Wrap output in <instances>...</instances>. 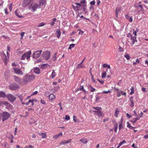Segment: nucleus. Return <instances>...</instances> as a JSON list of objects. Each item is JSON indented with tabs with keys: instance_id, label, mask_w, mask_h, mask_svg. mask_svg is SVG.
Wrapping results in <instances>:
<instances>
[{
	"instance_id": "f257e3e1",
	"label": "nucleus",
	"mask_w": 148,
	"mask_h": 148,
	"mask_svg": "<svg viewBox=\"0 0 148 148\" xmlns=\"http://www.w3.org/2000/svg\"><path fill=\"white\" fill-rule=\"evenodd\" d=\"M10 115L8 112L4 111L1 114V116L2 117V120L3 122L8 119L10 117Z\"/></svg>"
},
{
	"instance_id": "f03ea898",
	"label": "nucleus",
	"mask_w": 148,
	"mask_h": 148,
	"mask_svg": "<svg viewBox=\"0 0 148 148\" xmlns=\"http://www.w3.org/2000/svg\"><path fill=\"white\" fill-rule=\"evenodd\" d=\"M31 54V51H29L25 53L21 56V59L22 60H25V59L28 60L30 58V55Z\"/></svg>"
},
{
	"instance_id": "7ed1b4c3",
	"label": "nucleus",
	"mask_w": 148,
	"mask_h": 148,
	"mask_svg": "<svg viewBox=\"0 0 148 148\" xmlns=\"http://www.w3.org/2000/svg\"><path fill=\"white\" fill-rule=\"evenodd\" d=\"M42 55L45 60H48L50 57V53L48 51H45L43 53Z\"/></svg>"
},
{
	"instance_id": "20e7f679",
	"label": "nucleus",
	"mask_w": 148,
	"mask_h": 148,
	"mask_svg": "<svg viewBox=\"0 0 148 148\" xmlns=\"http://www.w3.org/2000/svg\"><path fill=\"white\" fill-rule=\"evenodd\" d=\"M42 52V51L41 50L35 51L33 54V57L36 59L38 58L40 56Z\"/></svg>"
},
{
	"instance_id": "39448f33",
	"label": "nucleus",
	"mask_w": 148,
	"mask_h": 148,
	"mask_svg": "<svg viewBox=\"0 0 148 148\" xmlns=\"http://www.w3.org/2000/svg\"><path fill=\"white\" fill-rule=\"evenodd\" d=\"M117 91L116 96L117 97H119L121 96V93L122 95L126 96V92H124L121 90H120L119 88H117L115 89Z\"/></svg>"
},
{
	"instance_id": "423d86ee",
	"label": "nucleus",
	"mask_w": 148,
	"mask_h": 148,
	"mask_svg": "<svg viewBox=\"0 0 148 148\" xmlns=\"http://www.w3.org/2000/svg\"><path fill=\"white\" fill-rule=\"evenodd\" d=\"M7 56L4 53H3V55L4 57V62L5 65L6 64L7 62L10 58V54L8 51H7L6 52Z\"/></svg>"
},
{
	"instance_id": "0eeeda50",
	"label": "nucleus",
	"mask_w": 148,
	"mask_h": 148,
	"mask_svg": "<svg viewBox=\"0 0 148 148\" xmlns=\"http://www.w3.org/2000/svg\"><path fill=\"white\" fill-rule=\"evenodd\" d=\"M18 88L19 86L16 83L12 84L9 86L10 89L13 90H15Z\"/></svg>"
},
{
	"instance_id": "6e6552de",
	"label": "nucleus",
	"mask_w": 148,
	"mask_h": 148,
	"mask_svg": "<svg viewBox=\"0 0 148 148\" xmlns=\"http://www.w3.org/2000/svg\"><path fill=\"white\" fill-rule=\"evenodd\" d=\"M15 73L21 75L23 74V72L20 69L15 68L13 69Z\"/></svg>"
},
{
	"instance_id": "1a4fd4ad",
	"label": "nucleus",
	"mask_w": 148,
	"mask_h": 148,
	"mask_svg": "<svg viewBox=\"0 0 148 148\" xmlns=\"http://www.w3.org/2000/svg\"><path fill=\"white\" fill-rule=\"evenodd\" d=\"M8 99L10 101L13 102L16 99V98L11 94H9L7 96Z\"/></svg>"
},
{
	"instance_id": "9d476101",
	"label": "nucleus",
	"mask_w": 148,
	"mask_h": 148,
	"mask_svg": "<svg viewBox=\"0 0 148 148\" xmlns=\"http://www.w3.org/2000/svg\"><path fill=\"white\" fill-rule=\"evenodd\" d=\"M40 7V5H39V4L36 3L34 4L32 7L29 6V9H31L32 8L33 11H35L36 10V9H37L38 8H39Z\"/></svg>"
},
{
	"instance_id": "9b49d317",
	"label": "nucleus",
	"mask_w": 148,
	"mask_h": 148,
	"mask_svg": "<svg viewBox=\"0 0 148 148\" xmlns=\"http://www.w3.org/2000/svg\"><path fill=\"white\" fill-rule=\"evenodd\" d=\"M29 82L27 79H26V77L25 76L23 78V79H22V82L21 83V84L22 85H24L27 84Z\"/></svg>"
},
{
	"instance_id": "f8f14e48",
	"label": "nucleus",
	"mask_w": 148,
	"mask_h": 148,
	"mask_svg": "<svg viewBox=\"0 0 148 148\" xmlns=\"http://www.w3.org/2000/svg\"><path fill=\"white\" fill-rule=\"evenodd\" d=\"M25 76L26 77V79H27V80H28V81L29 82L33 80L35 78V76L33 75H25Z\"/></svg>"
},
{
	"instance_id": "ddd939ff",
	"label": "nucleus",
	"mask_w": 148,
	"mask_h": 148,
	"mask_svg": "<svg viewBox=\"0 0 148 148\" xmlns=\"http://www.w3.org/2000/svg\"><path fill=\"white\" fill-rule=\"evenodd\" d=\"M130 39L131 42V45L132 46L135 43V42H137V40H136V37L135 36L131 37Z\"/></svg>"
},
{
	"instance_id": "4468645a",
	"label": "nucleus",
	"mask_w": 148,
	"mask_h": 148,
	"mask_svg": "<svg viewBox=\"0 0 148 148\" xmlns=\"http://www.w3.org/2000/svg\"><path fill=\"white\" fill-rule=\"evenodd\" d=\"M25 95H19L18 96V97L19 98V99H20L22 103L23 104H25V102L26 101H24L23 102V99H24L25 98Z\"/></svg>"
},
{
	"instance_id": "2eb2a0df",
	"label": "nucleus",
	"mask_w": 148,
	"mask_h": 148,
	"mask_svg": "<svg viewBox=\"0 0 148 148\" xmlns=\"http://www.w3.org/2000/svg\"><path fill=\"white\" fill-rule=\"evenodd\" d=\"M14 78L15 81L17 83H19L21 84V83L22 82V79L20 78L15 76L14 75Z\"/></svg>"
},
{
	"instance_id": "dca6fc26",
	"label": "nucleus",
	"mask_w": 148,
	"mask_h": 148,
	"mask_svg": "<svg viewBox=\"0 0 148 148\" xmlns=\"http://www.w3.org/2000/svg\"><path fill=\"white\" fill-rule=\"evenodd\" d=\"M3 104L5 105L6 106V108L8 109L11 108V105L7 101H4Z\"/></svg>"
},
{
	"instance_id": "f3484780",
	"label": "nucleus",
	"mask_w": 148,
	"mask_h": 148,
	"mask_svg": "<svg viewBox=\"0 0 148 148\" xmlns=\"http://www.w3.org/2000/svg\"><path fill=\"white\" fill-rule=\"evenodd\" d=\"M55 34L56 35V37L59 38L61 35V32L60 29H58L56 30Z\"/></svg>"
},
{
	"instance_id": "a211bd4d",
	"label": "nucleus",
	"mask_w": 148,
	"mask_h": 148,
	"mask_svg": "<svg viewBox=\"0 0 148 148\" xmlns=\"http://www.w3.org/2000/svg\"><path fill=\"white\" fill-rule=\"evenodd\" d=\"M29 2L28 0H25L24 1L22 4L23 6V7H26L29 4Z\"/></svg>"
},
{
	"instance_id": "6ab92c4d",
	"label": "nucleus",
	"mask_w": 148,
	"mask_h": 148,
	"mask_svg": "<svg viewBox=\"0 0 148 148\" xmlns=\"http://www.w3.org/2000/svg\"><path fill=\"white\" fill-rule=\"evenodd\" d=\"M7 97L5 93L2 91H0V98H5Z\"/></svg>"
},
{
	"instance_id": "aec40b11",
	"label": "nucleus",
	"mask_w": 148,
	"mask_h": 148,
	"mask_svg": "<svg viewBox=\"0 0 148 148\" xmlns=\"http://www.w3.org/2000/svg\"><path fill=\"white\" fill-rule=\"evenodd\" d=\"M35 101V100L34 99H32V100H29L28 101L25 103V104L26 105H28L29 103H32V105H34V103L33 102ZM36 100H35V101H36Z\"/></svg>"
},
{
	"instance_id": "412c9836",
	"label": "nucleus",
	"mask_w": 148,
	"mask_h": 148,
	"mask_svg": "<svg viewBox=\"0 0 148 148\" xmlns=\"http://www.w3.org/2000/svg\"><path fill=\"white\" fill-rule=\"evenodd\" d=\"M125 18L129 20L130 22H132V16H130L128 14L125 15Z\"/></svg>"
},
{
	"instance_id": "4be33fe9",
	"label": "nucleus",
	"mask_w": 148,
	"mask_h": 148,
	"mask_svg": "<svg viewBox=\"0 0 148 148\" xmlns=\"http://www.w3.org/2000/svg\"><path fill=\"white\" fill-rule=\"evenodd\" d=\"M40 3L39 4L40 6V5H43L46 4V0H40L39 1Z\"/></svg>"
},
{
	"instance_id": "5701e85b",
	"label": "nucleus",
	"mask_w": 148,
	"mask_h": 148,
	"mask_svg": "<svg viewBox=\"0 0 148 148\" xmlns=\"http://www.w3.org/2000/svg\"><path fill=\"white\" fill-rule=\"evenodd\" d=\"M79 90L84 92L86 91V90L84 88L83 86H80L79 88L77 89L76 92Z\"/></svg>"
},
{
	"instance_id": "b1692460",
	"label": "nucleus",
	"mask_w": 148,
	"mask_h": 148,
	"mask_svg": "<svg viewBox=\"0 0 148 148\" xmlns=\"http://www.w3.org/2000/svg\"><path fill=\"white\" fill-rule=\"evenodd\" d=\"M34 71L36 73L39 74L40 73V69L38 68H36L34 69Z\"/></svg>"
},
{
	"instance_id": "393cba45",
	"label": "nucleus",
	"mask_w": 148,
	"mask_h": 148,
	"mask_svg": "<svg viewBox=\"0 0 148 148\" xmlns=\"http://www.w3.org/2000/svg\"><path fill=\"white\" fill-rule=\"evenodd\" d=\"M93 111L96 113L99 116H100L102 115V113L100 110L98 111Z\"/></svg>"
},
{
	"instance_id": "a878e982",
	"label": "nucleus",
	"mask_w": 148,
	"mask_h": 148,
	"mask_svg": "<svg viewBox=\"0 0 148 148\" xmlns=\"http://www.w3.org/2000/svg\"><path fill=\"white\" fill-rule=\"evenodd\" d=\"M79 141L84 144H86L88 142L87 139L86 138L82 139L79 140Z\"/></svg>"
},
{
	"instance_id": "bb28decb",
	"label": "nucleus",
	"mask_w": 148,
	"mask_h": 148,
	"mask_svg": "<svg viewBox=\"0 0 148 148\" xmlns=\"http://www.w3.org/2000/svg\"><path fill=\"white\" fill-rule=\"evenodd\" d=\"M56 75V74L54 70L52 71L51 74L50 76V77L52 79H53Z\"/></svg>"
},
{
	"instance_id": "cd10ccee",
	"label": "nucleus",
	"mask_w": 148,
	"mask_h": 148,
	"mask_svg": "<svg viewBox=\"0 0 148 148\" xmlns=\"http://www.w3.org/2000/svg\"><path fill=\"white\" fill-rule=\"evenodd\" d=\"M55 95L53 94H51L49 96V99L51 100H53L55 98Z\"/></svg>"
},
{
	"instance_id": "c85d7f7f",
	"label": "nucleus",
	"mask_w": 148,
	"mask_h": 148,
	"mask_svg": "<svg viewBox=\"0 0 148 148\" xmlns=\"http://www.w3.org/2000/svg\"><path fill=\"white\" fill-rule=\"evenodd\" d=\"M82 64L80 63L79 64H78L76 66V68L77 69H80V68H83L84 67V66H83Z\"/></svg>"
},
{
	"instance_id": "c756f323",
	"label": "nucleus",
	"mask_w": 148,
	"mask_h": 148,
	"mask_svg": "<svg viewBox=\"0 0 148 148\" xmlns=\"http://www.w3.org/2000/svg\"><path fill=\"white\" fill-rule=\"evenodd\" d=\"M127 127H128L130 129H131L134 130V128H135V127L132 126L130 124V123H129V122H127Z\"/></svg>"
},
{
	"instance_id": "7c9ffc66",
	"label": "nucleus",
	"mask_w": 148,
	"mask_h": 148,
	"mask_svg": "<svg viewBox=\"0 0 148 148\" xmlns=\"http://www.w3.org/2000/svg\"><path fill=\"white\" fill-rule=\"evenodd\" d=\"M19 11L18 10H16L15 11V15L17 16H18V17L19 18H21V17H22V16H20L19 15Z\"/></svg>"
},
{
	"instance_id": "2f4dec72",
	"label": "nucleus",
	"mask_w": 148,
	"mask_h": 148,
	"mask_svg": "<svg viewBox=\"0 0 148 148\" xmlns=\"http://www.w3.org/2000/svg\"><path fill=\"white\" fill-rule=\"evenodd\" d=\"M62 132H60V134L57 135H55L53 136V138L55 139H56L60 136H62Z\"/></svg>"
},
{
	"instance_id": "473e14b6",
	"label": "nucleus",
	"mask_w": 148,
	"mask_h": 148,
	"mask_svg": "<svg viewBox=\"0 0 148 148\" xmlns=\"http://www.w3.org/2000/svg\"><path fill=\"white\" fill-rule=\"evenodd\" d=\"M119 113V111L118 110H115L114 113V116L115 117H118V115Z\"/></svg>"
},
{
	"instance_id": "72a5a7b5",
	"label": "nucleus",
	"mask_w": 148,
	"mask_h": 148,
	"mask_svg": "<svg viewBox=\"0 0 148 148\" xmlns=\"http://www.w3.org/2000/svg\"><path fill=\"white\" fill-rule=\"evenodd\" d=\"M45 24L43 22L41 23H40L39 24H38L36 25V26L38 27H42L44 26L45 25Z\"/></svg>"
},
{
	"instance_id": "f704fd0d",
	"label": "nucleus",
	"mask_w": 148,
	"mask_h": 148,
	"mask_svg": "<svg viewBox=\"0 0 148 148\" xmlns=\"http://www.w3.org/2000/svg\"><path fill=\"white\" fill-rule=\"evenodd\" d=\"M71 140V139H69L68 140H67L66 141H65L64 142L63 141H62L61 143H60V144H64L65 143H69Z\"/></svg>"
},
{
	"instance_id": "c9c22d12",
	"label": "nucleus",
	"mask_w": 148,
	"mask_h": 148,
	"mask_svg": "<svg viewBox=\"0 0 148 148\" xmlns=\"http://www.w3.org/2000/svg\"><path fill=\"white\" fill-rule=\"evenodd\" d=\"M133 98L132 97H131L130 98V101H131V103L130 104V106L132 107H133L134 105V103L133 101L132 100V99Z\"/></svg>"
},
{
	"instance_id": "e433bc0d",
	"label": "nucleus",
	"mask_w": 148,
	"mask_h": 148,
	"mask_svg": "<svg viewBox=\"0 0 148 148\" xmlns=\"http://www.w3.org/2000/svg\"><path fill=\"white\" fill-rule=\"evenodd\" d=\"M103 66L104 68H107L109 69H110V65L107 64H104Z\"/></svg>"
},
{
	"instance_id": "4c0bfd02",
	"label": "nucleus",
	"mask_w": 148,
	"mask_h": 148,
	"mask_svg": "<svg viewBox=\"0 0 148 148\" xmlns=\"http://www.w3.org/2000/svg\"><path fill=\"white\" fill-rule=\"evenodd\" d=\"M75 45V44H70V45H69V47L68 48L69 50L71 49L72 48L74 47Z\"/></svg>"
},
{
	"instance_id": "58836bf2",
	"label": "nucleus",
	"mask_w": 148,
	"mask_h": 148,
	"mask_svg": "<svg viewBox=\"0 0 148 148\" xmlns=\"http://www.w3.org/2000/svg\"><path fill=\"white\" fill-rule=\"evenodd\" d=\"M41 135L42 136V138H46L47 137V134L46 133H42L41 134Z\"/></svg>"
},
{
	"instance_id": "ea45409f",
	"label": "nucleus",
	"mask_w": 148,
	"mask_h": 148,
	"mask_svg": "<svg viewBox=\"0 0 148 148\" xmlns=\"http://www.w3.org/2000/svg\"><path fill=\"white\" fill-rule=\"evenodd\" d=\"M130 90H131V92L130 93V94L131 95L134 94V88L133 87H131Z\"/></svg>"
},
{
	"instance_id": "a19ab883",
	"label": "nucleus",
	"mask_w": 148,
	"mask_h": 148,
	"mask_svg": "<svg viewBox=\"0 0 148 148\" xmlns=\"http://www.w3.org/2000/svg\"><path fill=\"white\" fill-rule=\"evenodd\" d=\"M57 53H55L54 55L53 56L52 58V60L53 61L56 60L57 59Z\"/></svg>"
},
{
	"instance_id": "79ce46f5",
	"label": "nucleus",
	"mask_w": 148,
	"mask_h": 148,
	"mask_svg": "<svg viewBox=\"0 0 148 148\" xmlns=\"http://www.w3.org/2000/svg\"><path fill=\"white\" fill-rule=\"evenodd\" d=\"M124 57L127 59V60H129L130 59V56L128 54H126L124 55Z\"/></svg>"
},
{
	"instance_id": "37998d69",
	"label": "nucleus",
	"mask_w": 148,
	"mask_h": 148,
	"mask_svg": "<svg viewBox=\"0 0 148 148\" xmlns=\"http://www.w3.org/2000/svg\"><path fill=\"white\" fill-rule=\"evenodd\" d=\"M88 87H89L91 89L90 91L91 92L95 91L96 90V89L95 88H93L90 85L88 86Z\"/></svg>"
},
{
	"instance_id": "c03bdc74",
	"label": "nucleus",
	"mask_w": 148,
	"mask_h": 148,
	"mask_svg": "<svg viewBox=\"0 0 148 148\" xmlns=\"http://www.w3.org/2000/svg\"><path fill=\"white\" fill-rule=\"evenodd\" d=\"M138 120L136 119L135 118L133 119L132 120H131L130 121L133 123H135Z\"/></svg>"
},
{
	"instance_id": "a18cd8bd",
	"label": "nucleus",
	"mask_w": 148,
	"mask_h": 148,
	"mask_svg": "<svg viewBox=\"0 0 148 148\" xmlns=\"http://www.w3.org/2000/svg\"><path fill=\"white\" fill-rule=\"evenodd\" d=\"M106 75V73L105 72H103L102 73V76L101 77L102 78H104L105 77Z\"/></svg>"
},
{
	"instance_id": "49530a36",
	"label": "nucleus",
	"mask_w": 148,
	"mask_h": 148,
	"mask_svg": "<svg viewBox=\"0 0 148 148\" xmlns=\"http://www.w3.org/2000/svg\"><path fill=\"white\" fill-rule=\"evenodd\" d=\"M118 125L117 123H116L114 125V130L116 132V130L117 128Z\"/></svg>"
},
{
	"instance_id": "de8ad7c7",
	"label": "nucleus",
	"mask_w": 148,
	"mask_h": 148,
	"mask_svg": "<svg viewBox=\"0 0 148 148\" xmlns=\"http://www.w3.org/2000/svg\"><path fill=\"white\" fill-rule=\"evenodd\" d=\"M70 119V116L67 115H66L65 116V119L66 120H69Z\"/></svg>"
},
{
	"instance_id": "09e8293b",
	"label": "nucleus",
	"mask_w": 148,
	"mask_h": 148,
	"mask_svg": "<svg viewBox=\"0 0 148 148\" xmlns=\"http://www.w3.org/2000/svg\"><path fill=\"white\" fill-rule=\"evenodd\" d=\"M138 7L140 8V11H144V9L142 6L141 5H139Z\"/></svg>"
},
{
	"instance_id": "8fccbe9b",
	"label": "nucleus",
	"mask_w": 148,
	"mask_h": 148,
	"mask_svg": "<svg viewBox=\"0 0 148 148\" xmlns=\"http://www.w3.org/2000/svg\"><path fill=\"white\" fill-rule=\"evenodd\" d=\"M126 143V141L125 140H123L121 142L119 143V145L121 146L123 144Z\"/></svg>"
},
{
	"instance_id": "3c124183",
	"label": "nucleus",
	"mask_w": 148,
	"mask_h": 148,
	"mask_svg": "<svg viewBox=\"0 0 148 148\" xmlns=\"http://www.w3.org/2000/svg\"><path fill=\"white\" fill-rule=\"evenodd\" d=\"M119 49L120 52L123 51L124 50L121 47H119Z\"/></svg>"
},
{
	"instance_id": "603ef678",
	"label": "nucleus",
	"mask_w": 148,
	"mask_h": 148,
	"mask_svg": "<svg viewBox=\"0 0 148 148\" xmlns=\"http://www.w3.org/2000/svg\"><path fill=\"white\" fill-rule=\"evenodd\" d=\"M111 92L110 90H109L107 91H103L102 92V93H103V94H105V93L107 94L108 92Z\"/></svg>"
},
{
	"instance_id": "864d4df0",
	"label": "nucleus",
	"mask_w": 148,
	"mask_h": 148,
	"mask_svg": "<svg viewBox=\"0 0 148 148\" xmlns=\"http://www.w3.org/2000/svg\"><path fill=\"white\" fill-rule=\"evenodd\" d=\"M78 30L79 31V33H78L79 34L82 35L84 33V32L83 31H82V30H80V29H79Z\"/></svg>"
},
{
	"instance_id": "5fc2aeb1",
	"label": "nucleus",
	"mask_w": 148,
	"mask_h": 148,
	"mask_svg": "<svg viewBox=\"0 0 148 148\" xmlns=\"http://www.w3.org/2000/svg\"><path fill=\"white\" fill-rule=\"evenodd\" d=\"M76 4L77 5L76 7L79 8V7L81 6V3H76Z\"/></svg>"
},
{
	"instance_id": "6e6d98bb",
	"label": "nucleus",
	"mask_w": 148,
	"mask_h": 148,
	"mask_svg": "<svg viewBox=\"0 0 148 148\" xmlns=\"http://www.w3.org/2000/svg\"><path fill=\"white\" fill-rule=\"evenodd\" d=\"M93 108L95 109V110H97V111L99 110L100 109H101V108H99V107H93Z\"/></svg>"
},
{
	"instance_id": "4d7b16f0",
	"label": "nucleus",
	"mask_w": 148,
	"mask_h": 148,
	"mask_svg": "<svg viewBox=\"0 0 148 148\" xmlns=\"http://www.w3.org/2000/svg\"><path fill=\"white\" fill-rule=\"evenodd\" d=\"M73 121L75 122H76L77 121H76V117L75 116H73Z\"/></svg>"
},
{
	"instance_id": "13d9d810",
	"label": "nucleus",
	"mask_w": 148,
	"mask_h": 148,
	"mask_svg": "<svg viewBox=\"0 0 148 148\" xmlns=\"http://www.w3.org/2000/svg\"><path fill=\"white\" fill-rule=\"evenodd\" d=\"M86 1L85 0H83L82 1H80V3L81 4V3H83V4H85L86 3Z\"/></svg>"
},
{
	"instance_id": "bf43d9fd",
	"label": "nucleus",
	"mask_w": 148,
	"mask_h": 148,
	"mask_svg": "<svg viewBox=\"0 0 148 148\" xmlns=\"http://www.w3.org/2000/svg\"><path fill=\"white\" fill-rule=\"evenodd\" d=\"M24 32H22L20 34V35L21 36V39L23 38L24 36Z\"/></svg>"
},
{
	"instance_id": "052dcab7",
	"label": "nucleus",
	"mask_w": 148,
	"mask_h": 148,
	"mask_svg": "<svg viewBox=\"0 0 148 148\" xmlns=\"http://www.w3.org/2000/svg\"><path fill=\"white\" fill-rule=\"evenodd\" d=\"M123 128L122 124H120L119 125V130H121Z\"/></svg>"
},
{
	"instance_id": "680f3d73",
	"label": "nucleus",
	"mask_w": 148,
	"mask_h": 148,
	"mask_svg": "<svg viewBox=\"0 0 148 148\" xmlns=\"http://www.w3.org/2000/svg\"><path fill=\"white\" fill-rule=\"evenodd\" d=\"M100 99V97L98 96L96 97V101H99Z\"/></svg>"
},
{
	"instance_id": "e2e57ef3",
	"label": "nucleus",
	"mask_w": 148,
	"mask_h": 148,
	"mask_svg": "<svg viewBox=\"0 0 148 148\" xmlns=\"http://www.w3.org/2000/svg\"><path fill=\"white\" fill-rule=\"evenodd\" d=\"M90 3L91 5H94L95 4V2L94 1H91Z\"/></svg>"
},
{
	"instance_id": "0e129e2a",
	"label": "nucleus",
	"mask_w": 148,
	"mask_h": 148,
	"mask_svg": "<svg viewBox=\"0 0 148 148\" xmlns=\"http://www.w3.org/2000/svg\"><path fill=\"white\" fill-rule=\"evenodd\" d=\"M132 35L130 33H129L127 35V37H132Z\"/></svg>"
},
{
	"instance_id": "69168bd1",
	"label": "nucleus",
	"mask_w": 148,
	"mask_h": 148,
	"mask_svg": "<svg viewBox=\"0 0 148 148\" xmlns=\"http://www.w3.org/2000/svg\"><path fill=\"white\" fill-rule=\"evenodd\" d=\"M97 5H99L100 3V0H97Z\"/></svg>"
},
{
	"instance_id": "338daca9",
	"label": "nucleus",
	"mask_w": 148,
	"mask_h": 148,
	"mask_svg": "<svg viewBox=\"0 0 148 148\" xmlns=\"http://www.w3.org/2000/svg\"><path fill=\"white\" fill-rule=\"evenodd\" d=\"M99 82L101 84H103L104 83V82L103 80H100L99 79L98 80Z\"/></svg>"
},
{
	"instance_id": "774afa93",
	"label": "nucleus",
	"mask_w": 148,
	"mask_h": 148,
	"mask_svg": "<svg viewBox=\"0 0 148 148\" xmlns=\"http://www.w3.org/2000/svg\"><path fill=\"white\" fill-rule=\"evenodd\" d=\"M144 138H148V134H146L144 136Z\"/></svg>"
}]
</instances>
